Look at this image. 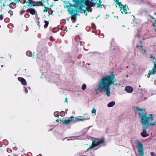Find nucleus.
<instances>
[{"label": "nucleus", "mask_w": 156, "mask_h": 156, "mask_svg": "<svg viewBox=\"0 0 156 156\" xmlns=\"http://www.w3.org/2000/svg\"><path fill=\"white\" fill-rule=\"evenodd\" d=\"M139 87H140V85H139Z\"/></svg>", "instance_id": "obj_59"}, {"label": "nucleus", "mask_w": 156, "mask_h": 156, "mask_svg": "<svg viewBox=\"0 0 156 156\" xmlns=\"http://www.w3.org/2000/svg\"><path fill=\"white\" fill-rule=\"evenodd\" d=\"M53 6V5H50V8H51V7L52 6Z\"/></svg>", "instance_id": "obj_49"}, {"label": "nucleus", "mask_w": 156, "mask_h": 156, "mask_svg": "<svg viewBox=\"0 0 156 156\" xmlns=\"http://www.w3.org/2000/svg\"><path fill=\"white\" fill-rule=\"evenodd\" d=\"M51 11V14H52V12H54V11H53L52 10V9L51 8V9H50Z\"/></svg>", "instance_id": "obj_34"}, {"label": "nucleus", "mask_w": 156, "mask_h": 156, "mask_svg": "<svg viewBox=\"0 0 156 156\" xmlns=\"http://www.w3.org/2000/svg\"><path fill=\"white\" fill-rule=\"evenodd\" d=\"M140 48L141 49V51H143V50H144V49L143 48V45H141L140 46Z\"/></svg>", "instance_id": "obj_30"}, {"label": "nucleus", "mask_w": 156, "mask_h": 156, "mask_svg": "<svg viewBox=\"0 0 156 156\" xmlns=\"http://www.w3.org/2000/svg\"><path fill=\"white\" fill-rule=\"evenodd\" d=\"M139 47V45H137L136 46V47H137V48H138V47Z\"/></svg>", "instance_id": "obj_50"}, {"label": "nucleus", "mask_w": 156, "mask_h": 156, "mask_svg": "<svg viewBox=\"0 0 156 156\" xmlns=\"http://www.w3.org/2000/svg\"><path fill=\"white\" fill-rule=\"evenodd\" d=\"M28 4L27 5V6L30 7H34L36 5H37V2H34V1H31L30 2H29Z\"/></svg>", "instance_id": "obj_10"}, {"label": "nucleus", "mask_w": 156, "mask_h": 156, "mask_svg": "<svg viewBox=\"0 0 156 156\" xmlns=\"http://www.w3.org/2000/svg\"><path fill=\"white\" fill-rule=\"evenodd\" d=\"M122 9L123 10V11H121V12L122 14H128L129 13L127 11V9Z\"/></svg>", "instance_id": "obj_15"}, {"label": "nucleus", "mask_w": 156, "mask_h": 156, "mask_svg": "<svg viewBox=\"0 0 156 156\" xmlns=\"http://www.w3.org/2000/svg\"><path fill=\"white\" fill-rule=\"evenodd\" d=\"M154 68H156V63H154Z\"/></svg>", "instance_id": "obj_42"}, {"label": "nucleus", "mask_w": 156, "mask_h": 156, "mask_svg": "<svg viewBox=\"0 0 156 156\" xmlns=\"http://www.w3.org/2000/svg\"><path fill=\"white\" fill-rule=\"evenodd\" d=\"M126 68H128V66H126Z\"/></svg>", "instance_id": "obj_58"}, {"label": "nucleus", "mask_w": 156, "mask_h": 156, "mask_svg": "<svg viewBox=\"0 0 156 156\" xmlns=\"http://www.w3.org/2000/svg\"><path fill=\"white\" fill-rule=\"evenodd\" d=\"M125 90L128 93H131L133 91V89L131 86H126L125 88Z\"/></svg>", "instance_id": "obj_11"}, {"label": "nucleus", "mask_w": 156, "mask_h": 156, "mask_svg": "<svg viewBox=\"0 0 156 156\" xmlns=\"http://www.w3.org/2000/svg\"><path fill=\"white\" fill-rule=\"evenodd\" d=\"M59 121V120L58 119H57L56 120V122H58Z\"/></svg>", "instance_id": "obj_47"}, {"label": "nucleus", "mask_w": 156, "mask_h": 156, "mask_svg": "<svg viewBox=\"0 0 156 156\" xmlns=\"http://www.w3.org/2000/svg\"><path fill=\"white\" fill-rule=\"evenodd\" d=\"M37 4H39L40 5L42 6L43 5V3L41 2H37Z\"/></svg>", "instance_id": "obj_24"}, {"label": "nucleus", "mask_w": 156, "mask_h": 156, "mask_svg": "<svg viewBox=\"0 0 156 156\" xmlns=\"http://www.w3.org/2000/svg\"><path fill=\"white\" fill-rule=\"evenodd\" d=\"M60 122H63V120H60Z\"/></svg>", "instance_id": "obj_54"}, {"label": "nucleus", "mask_w": 156, "mask_h": 156, "mask_svg": "<svg viewBox=\"0 0 156 156\" xmlns=\"http://www.w3.org/2000/svg\"><path fill=\"white\" fill-rule=\"evenodd\" d=\"M149 58H153L154 59L155 58L153 57L152 55H149Z\"/></svg>", "instance_id": "obj_32"}, {"label": "nucleus", "mask_w": 156, "mask_h": 156, "mask_svg": "<svg viewBox=\"0 0 156 156\" xmlns=\"http://www.w3.org/2000/svg\"><path fill=\"white\" fill-rule=\"evenodd\" d=\"M3 6H5V4H3Z\"/></svg>", "instance_id": "obj_53"}, {"label": "nucleus", "mask_w": 156, "mask_h": 156, "mask_svg": "<svg viewBox=\"0 0 156 156\" xmlns=\"http://www.w3.org/2000/svg\"><path fill=\"white\" fill-rule=\"evenodd\" d=\"M50 40L51 41H54L55 40L52 36H51L50 37Z\"/></svg>", "instance_id": "obj_23"}, {"label": "nucleus", "mask_w": 156, "mask_h": 156, "mask_svg": "<svg viewBox=\"0 0 156 156\" xmlns=\"http://www.w3.org/2000/svg\"><path fill=\"white\" fill-rule=\"evenodd\" d=\"M12 5H14V3L13 2H11V3H10V5H9V7H10V5L11 6H12Z\"/></svg>", "instance_id": "obj_33"}, {"label": "nucleus", "mask_w": 156, "mask_h": 156, "mask_svg": "<svg viewBox=\"0 0 156 156\" xmlns=\"http://www.w3.org/2000/svg\"><path fill=\"white\" fill-rule=\"evenodd\" d=\"M28 2H26V3H27Z\"/></svg>", "instance_id": "obj_64"}, {"label": "nucleus", "mask_w": 156, "mask_h": 156, "mask_svg": "<svg viewBox=\"0 0 156 156\" xmlns=\"http://www.w3.org/2000/svg\"><path fill=\"white\" fill-rule=\"evenodd\" d=\"M126 5H123V6H122V9L126 8Z\"/></svg>", "instance_id": "obj_35"}, {"label": "nucleus", "mask_w": 156, "mask_h": 156, "mask_svg": "<svg viewBox=\"0 0 156 156\" xmlns=\"http://www.w3.org/2000/svg\"><path fill=\"white\" fill-rule=\"evenodd\" d=\"M143 51L145 53L146 52V50H144Z\"/></svg>", "instance_id": "obj_48"}, {"label": "nucleus", "mask_w": 156, "mask_h": 156, "mask_svg": "<svg viewBox=\"0 0 156 156\" xmlns=\"http://www.w3.org/2000/svg\"><path fill=\"white\" fill-rule=\"evenodd\" d=\"M97 7L102 8V5L101 4L98 3L97 5Z\"/></svg>", "instance_id": "obj_22"}, {"label": "nucleus", "mask_w": 156, "mask_h": 156, "mask_svg": "<svg viewBox=\"0 0 156 156\" xmlns=\"http://www.w3.org/2000/svg\"><path fill=\"white\" fill-rule=\"evenodd\" d=\"M114 1L116 2L117 4L119 2V0H114Z\"/></svg>", "instance_id": "obj_38"}, {"label": "nucleus", "mask_w": 156, "mask_h": 156, "mask_svg": "<svg viewBox=\"0 0 156 156\" xmlns=\"http://www.w3.org/2000/svg\"><path fill=\"white\" fill-rule=\"evenodd\" d=\"M115 104V102L112 101L108 103L107 105V106L109 107H112L114 106Z\"/></svg>", "instance_id": "obj_13"}, {"label": "nucleus", "mask_w": 156, "mask_h": 156, "mask_svg": "<svg viewBox=\"0 0 156 156\" xmlns=\"http://www.w3.org/2000/svg\"><path fill=\"white\" fill-rule=\"evenodd\" d=\"M26 6H24L23 7V9H24V7H26Z\"/></svg>", "instance_id": "obj_52"}, {"label": "nucleus", "mask_w": 156, "mask_h": 156, "mask_svg": "<svg viewBox=\"0 0 156 156\" xmlns=\"http://www.w3.org/2000/svg\"><path fill=\"white\" fill-rule=\"evenodd\" d=\"M26 54L28 56H30L31 57H34V54H31V51H27L26 52Z\"/></svg>", "instance_id": "obj_14"}, {"label": "nucleus", "mask_w": 156, "mask_h": 156, "mask_svg": "<svg viewBox=\"0 0 156 156\" xmlns=\"http://www.w3.org/2000/svg\"><path fill=\"white\" fill-rule=\"evenodd\" d=\"M38 156H41V154H40Z\"/></svg>", "instance_id": "obj_57"}, {"label": "nucleus", "mask_w": 156, "mask_h": 156, "mask_svg": "<svg viewBox=\"0 0 156 156\" xmlns=\"http://www.w3.org/2000/svg\"><path fill=\"white\" fill-rule=\"evenodd\" d=\"M155 72V71L154 70V69L149 70V74L150 75H151L152 74L153 75Z\"/></svg>", "instance_id": "obj_19"}, {"label": "nucleus", "mask_w": 156, "mask_h": 156, "mask_svg": "<svg viewBox=\"0 0 156 156\" xmlns=\"http://www.w3.org/2000/svg\"><path fill=\"white\" fill-rule=\"evenodd\" d=\"M86 85L85 84H83L82 86V89L83 90H84L86 88Z\"/></svg>", "instance_id": "obj_20"}, {"label": "nucleus", "mask_w": 156, "mask_h": 156, "mask_svg": "<svg viewBox=\"0 0 156 156\" xmlns=\"http://www.w3.org/2000/svg\"><path fill=\"white\" fill-rule=\"evenodd\" d=\"M26 91H27V90H26Z\"/></svg>", "instance_id": "obj_63"}, {"label": "nucleus", "mask_w": 156, "mask_h": 156, "mask_svg": "<svg viewBox=\"0 0 156 156\" xmlns=\"http://www.w3.org/2000/svg\"><path fill=\"white\" fill-rule=\"evenodd\" d=\"M96 109H95V108H93L92 109V113H93V114L95 113V115H96Z\"/></svg>", "instance_id": "obj_21"}, {"label": "nucleus", "mask_w": 156, "mask_h": 156, "mask_svg": "<svg viewBox=\"0 0 156 156\" xmlns=\"http://www.w3.org/2000/svg\"><path fill=\"white\" fill-rule=\"evenodd\" d=\"M28 1H29V2H31V1H32V0H28Z\"/></svg>", "instance_id": "obj_51"}, {"label": "nucleus", "mask_w": 156, "mask_h": 156, "mask_svg": "<svg viewBox=\"0 0 156 156\" xmlns=\"http://www.w3.org/2000/svg\"><path fill=\"white\" fill-rule=\"evenodd\" d=\"M40 0L41 1V2H42L44 3L45 2L44 0Z\"/></svg>", "instance_id": "obj_45"}, {"label": "nucleus", "mask_w": 156, "mask_h": 156, "mask_svg": "<svg viewBox=\"0 0 156 156\" xmlns=\"http://www.w3.org/2000/svg\"><path fill=\"white\" fill-rule=\"evenodd\" d=\"M3 14L0 15V20H2L3 19Z\"/></svg>", "instance_id": "obj_28"}, {"label": "nucleus", "mask_w": 156, "mask_h": 156, "mask_svg": "<svg viewBox=\"0 0 156 156\" xmlns=\"http://www.w3.org/2000/svg\"><path fill=\"white\" fill-rule=\"evenodd\" d=\"M117 4L119 5V7L121 9L120 10V11L122 10V7L123 5L121 3V2H119Z\"/></svg>", "instance_id": "obj_17"}, {"label": "nucleus", "mask_w": 156, "mask_h": 156, "mask_svg": "<svg viewBox=\"0 0 156 156\" xmlns=\"http://www.w3.org/2000/svg\"><path fill=\"white\" fill-rule=\"evenodd\" d=\"M26 91H27V90H26Z\"/></svg>", "instance_id": "obj_62"}, {"label": "nucleus", "mask_w": 156, "mask_h": 156, "mask_svg": "<svg viewBox=\"0 0 156 156\" xmlns=\"http://www.w3.org/2000/svg\"><path fill=\"white\" fill-rule=\"evenodd\" d=\"M97 90V89H96L95 90H96V94H98V91H99V90H97H97Z\"/></svg>", "instance_id": "obj_43"}, {"label": "nucleus", "mask_w": 156, "mask_h": 156, "mask_svg": "<svg viewBox=\"0 0 156 156\" xmlns=\"http://www.w3.org/2000/svg\"><path fill=\"white\" fill-rule=\"evenodd\" d=\"M25 12H26V11H25L23 10H22L20 12V13L21 15H22Z\"/></svg>", "instance_id": "obj_29"}, {"label": "nucleus", "mask_w": 156, "mask_h": 156, "mask_svg": "<svg viewBox=\"0 0 156 156\" xmlns=\"http://www.w3.org/2000/svg\"><path fill=\"white\" fill-rule=\"evenodd\" d=\"M97 1L98 0H97ZM102 3V1H101V0H98V3H100V4H101V3Z\"/></svg>", "instance_id": "obj_36"}, {"label": "nucleus", "mask_w": 156, "mask_h": 156, "mask_svg": "<svg viewBox=\"0 0 156 156\" xmlns=\"http://www.w3.org/2000/svg\"><path fill=\"white\" fill-rule=\"evenodd\" d=\"M87 15V13H86V16Z\"/></svg>", "instance_id": "obj_60"}, {"label": "nucleus", "mask_w": 156, "mask_h": 156, "mask_svg": "<svg viewBox=\"0 0 156 156\" xmlns=\"http://www.w3.org/2000/svg\"><path fill=\"white\" fill-rule=\"evenodd\" d=\"M150 17L152 19H154V18L152 17L151 15H149Z\"/></svg>", "instance_id": "obj_41"}, {"label": "nucleus", "mask_w": 156, "mask_h": 156, "mask_svg": "<svg viewBox=\"0 0 156 156\" xmlns=\"http://www.w3.org/2000/svg\"><path fill=\"white\" fill-rule=\"evenodd\" d=\"M44 9L43 10L44 12H47L48 10L51 9V8H49L47 6H44Z\"/></svg>", "instance_id": "obj_16"}, {"label": "nucleus", "mask_w": 156, "mask_h": 156, "mask_svg": "<svg viewBox=\"0 0 156 156\" xmlns=\"http://www.w3.org/2000/svg\"><path fill=\"white\" fill-rule=\"evenodd\" d=\"M74 3V4H72L69 2V5H66V7L68 8L67 11L68 14L71 15V20H74V22L77 19V15L79 12L78 6L79 7L80 9H82L84 7L83 3L85 5L89 8H91L96 5L97 2H95L96 0H72Z\"/></svg>", "instance_id": "obj_1"}, {"label": "nucleus", "mask_w": 156, "mask_h": 156, "mask_svg": "<svg viewBox=\"0 0 156 156\" xmlns=\"http://www.w3.org/2000/svg\"><path fill=\"white\" fill-rule=\"evenodd\" d=\"M26 12L30 13V14L34 15L35 14L36 10L34 9L33 8L28 9L26 11Z\"/></svg>", "instance_id": "obj_8"}, {"label": "nucleus", "mask_w": 156, "mask_h": 156, "mask_svg": "<svg viewBox=\"0 0 156 156\" xmlns=\"http://www.w3.org/2000/svg\"><path fill=\"white\" fill-rule=\"evenodd\" d=\"M115 78L113 72H111L109 75H106L102 77L98 83L96 90H99L101 93L105 91L107 95L109 96L110 93V86L114 84L113 80Z\"/></svg>", "instance_id": "obj_2"}, {"label": "nucleus", "mask_w": 156, "mask_h": 156, "mask_svg": "<svg viewBox=\"0 0 156 156\" xmlns=\"http://www.w3.org/2000/svg\"><path fill=\"white\" fill-rule=\"evenodd\" d=\"M18 80L23 85H26L27 84V83L26 80L23 78L19 77L18 78Z\"/></svg>", "instance_id": "obj_9"}, {"label": "nucleus", "mask_w": 156, "mask_h": 156, "mask_svg": "<svg viewBox=\"0 0 156 156\" xmlns=\"http://www.w3.org/2000/svg\"><path fill=\"white\" fill-rule=\"evenodd\" d=\"M136 110L138 112V117L140 119L141 124H144L151 123L150 121L153 120V114H150L149 116L147 117V113L145 109L137 107Z\"/></svg>", "instance_id": "obj_3"}, {"label": "nucleus", "mask_w": 156, "mask_h": 156, "mask_svg": "<svg viewBox=\"0 0 156 156\" xmlns=\"http://www.w3.org/2000/svg\"><path fill=\"white\" fill-rule=\"evenodd\" d=\"M54 115L55 117L58 116V117L59 115L58 114L57 112H55L54 113Z\"/></svg>", "instance_id": "obj_27"}, {"label": "nucleus", "mask_w": 156, "mask_h": 156, "mask_svg": "<svg viewBox=\"0 0 156 156\" xmlns=\"http://www.w3.org/2000/svg\"><path fill=\"white\" fill-rule=\"evenodd\" d=\"M144 12H145L147 13V12H148V11L147 10H145V11H144Z\"/></svg>", "instance_id": "obj_46"}, {"label": "nucleus", "mask_w": 156, "mask_h": 156, "mask_svg": "<svg viewBox=\"0 0 156 156\" xmlns=\"http://www.w3.org/2000/svg\"><path fill=\"white\" fill-rule=\"evenodd\" d=\"M104 142V140L103 138L100 139L98 141H97L95 140H93L92 142V145L90 146V147L87 149L86 152L88 151L90 149H92L93 147H95L98 145L103 143Z\"/></svg>", "instance_id": "obj_5"}, {"label": "nucleus", "mask_w": 156, "mask_h": 156, "mask_svg": "<svg viewBox=\"0 0 156 156\" xmlns=\"http://www.w3.org/2000/svg\"><path fill=\"white\" fill-rule=\"evenodd\" d=\"M8 27L10 28H11L12 27V26L10 24H9L8 25Z\"/></svg>", "instance_id": "obj_31"}, {"label": "nucleus", "mask_w": 156, "mask_h": 156, "mask_svg": "<svg viewBox=\"0 0 156 156\" xmlns=\"http://www.w3.org/2000/svg\"><path fill=\"white\" fill-rule=\"evenodd\" d=\"M137 148L138 149V151L139 153V155L140 156H144V151L143 146L141 143L140 141L137 142Z\"/></svg>", "instance_id": "obj_6"}, {"label": "nucleus", "mask_w": 156, "mask_h": 156, "mask_svg": "<svg viewBox=\"0 0 156 156\" xmlns=\"http://www.w3.org/2000/svg\"><path fill=\"white\" fill-rule=\"evenodd\" d=\"M151 154L152 156H156L155 154L153 152H151Z\"/></svg>", "instance_id": "obj_26"}, {"label": "nucleus", "mask_w": 156, "mask_h": 156, "mask_svg": "<svg viewBox=\"0 0 156 156\" xmlns=\"http://www.w3.org/2000/svg\"><path fill=\"white\" fill-rule=\"evenodd\" d=\"M150 17L152 19H154V18L152 17L151 15H149Z\"/></svg>", "instance_id": "obj_40"}, {"label": "nucleus", "mask_w": 156, "mask_h": 156, "mask_svg": "<svg viewBox=\"0 0 156 156\" xmlns=\"http://www.w3.org/2000/svg\"><path fill=\"white\" fill-rule=\"evenodd\" d=\"M15 0L16 1H20V0Z\"/></svg>", "instance_id": "obj_55"}, {"label": "nucleus", "mask_w": 156, "mask_h": 156, "mask_svg": "<svg viewBox=\"0 0 156 156\" xmlns=\"http://www.w3.org/2000/svg\"><path fill=\"white\" fill-rule=\"evenodd\" d=\"M156 121L153 123H149L146 124H141L142 126V130L140 135L142 137H145L149 135V134L146 132V129L149 128L150 126H155V125Z\"/></svg>", "instance_id": "obj_4"}, {"label": "nucleus", "mask_w": 156, "mask_h": 156, "mask_svg": "<svg viewBox=\"0 0 156 156\" xmlns=\"http://www.w3.org/2000/svg\"><path fill=\"white\" fill-rule=\"evenodd\" d=\"M65 101L66 102H68V101H67V98H66L65 99Z\"/></svg>", "instance_id": "obj_39"}, {"label": "nucleus", "mask_w": 156, "mask_h": 156, "mask_svg": "<svg viewBox=\"0 0 156 156\" xmlns=\"http://www.w3.org/2000/svg\"><path fill=\"white\" fill-rule=\"evenodd\" d=\"M139 43L140 44H141L142 43V41H139Z\"/></svg>", "instance_id": "obj_44"}, {"label": "nucleus", "mask_w": 156, "mask_h": 156, "mask_svg": "<svg viewBox=\"0 0 156 156\" xmlns=\"http://www.w3.org/2000/svg\"><path fill=\"white\" fill-rule=\"evenodd\" d=\"M152 26L154 27H156V20H155L154 23L152 24Z\"/></svg>", "instance_id": "obj_25"}, {"label": "nucleus", "mask_w": 156, "mask_h": 156, "mask_svg": "<svg viewBox=\"0 0 156 156\" xmlns=\"http://www.w3.org/2000/svg\"><path fill=\"white\" fill-rule=\"evenodd\" d=\"M74 118V117L73 116H71L69 119L67 120L65 119L64 120V121L63 122V124L66 125H69L71 123L72 121H73V119Z\"/></svg>", "instance_id": "obj_7"}, {"label": "nucleus", "mask_w": 156, "mask_h": 156, "mask_svg": "<svg viewBox=\"0 0 156 156\" xmlns=\"http://www.w3.org/2000/svg\"><path fill=\"white\" fill-rule=\"evenodd\" d=\"M154 15H156V13L155 12H154Z\"/></svg>", "instance_id": "obj_56"}, {"label": "nucleus", "mask_w": 156, "mask_h": 156, "mask_svg": "<svg viewBox=\"0 0 156 156\" xmlns=\"http://www.w3.org/2000/svg\"><path fill=\"white\" fill-rule=\"evenodd\" d=\"M77 27V26H76V27Z\"/></svg>", "instance_id": "obj_61"}, {"label": "nucleus", "mask_w": 156, "mask_h": 156, "mask_svg": "<svg viewBox=\"0 0 156 156\" xmlns=\"http://www.w3.org/2000/svg\"><path fill=\"white\" fill-rule=\"evenodd\" d=\"M90 119V118L86 119L84 118H83L82 119H80L79 118H76L74 120H73V122H75L77 121H82L83 120H88Z\"/></svg>", "instance_id": "obj_12"}, {"label": "nucleus", "mask_w": 156, "mask_h": 156, "mask_svg": "<svg viewBox=\"0 0 156 156\" xmlns=\"http://www.w3.org/2000/svg\"><path fill=\"white\" fill-rule=\"evenodd\" d=\"M44 23H45V25L44 26V27L45 28L47 27L48 25L49 24V22L46 20L44 21Z\"/></svg>", "instance_id": "obj_18"}, {"label": "nucleus", "mask_w": 156, "mask_h": 156, "mask_svg": "<svg viewBox=\"0 0 156 156\" xmlns=\"http://www.w3.org/2000/svg\"><path fill=\"white\" fill-rule=\"evenodd\" d=\"M87 11H89V10L90 9V8H89V7H88L87 6Z\"/></svg>", "instance_id": "obj_37"}]
</instances>
